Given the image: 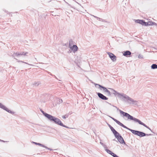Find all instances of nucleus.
<instances>
[{"label": "nucleus", "mask_w": 157, "mask_h": 157, "mask_svg": "<svg viewBox=\"0 0 157 157\" xmlns=\"http://www.w3.org/2000/svg\"><path fill=\"white\" fill-rule=\"evenodd\" d=\"M68 117V115L66 114L65 115H64V116H62V118L63 119H66Z\"/></svg>", "instance_id": "26"}, {"label": "nucleus", "mask_w": 157, "mask_h": 157, "mask_svg": "<svg viewBox=\"0 0 157 157\" xmlns=\"http://www.w3.org/2000/svg\"><path fill=\"white\" fill-rule=\"evenodd\" d=\"M114 154V153L112 152V153L110 155L113 156V155Z\"/></svg>", "instance_id": "38"}, {"label": "nucleus", "mask_w": 157, "mask_h": 157, "mask_svg": "<svg viewBox=\"0 0 157 157\" xmlns=\"http://www.w3.org/2000/svg\"><path fill=\"white\" fill-rule=\"evenodd\" d=\"M40 111L43 115L47 118L50 121H53L55 124L62 127L67 128H69L67 126L63 124L59 118H56L54 116L45 112L41 109H40Z\"/></svg>", "instance_id": "2"}, {"label": "nucleus", "mask_w": 157, "mask_h": 157, "mask_svg": "<svg viewBox=\"0 0 157 157\" xmlns=\"http://www.w3.org/2000/svg\"><path fill=\"white\" fill-rule=\"evenodd\" d=\"M105 150L107 153L109 154L110 155H111L112 152L111 151L107 149V148H106L105 149Z\"/></svg>", "instance_id": "22"}, {"label": "nucleus", "mask_w": 157, "mask_h": 157, "mask_svg": "<svg viewBox=\"0 0 157 157\" xmlns=\"http://www.w3.org/2000/svg\"><path fill=\"white\" fill-rule=\"evenodd\" d=\"M59 102L60 103H62L63 102V101L62 99H61L59 101Z\"/></svg>", "instance_id": "37"}, {"label": "nucleus", "mask_w": 157, "mask_h": 157, "mask_svg": "<svg viewBox=\"0 0 157 157\" xmlns=\"http://www.w3.org/2000/svg\"><path fill=\"white\" fill-rule=\"evenodd\" d=\"M114 107L117 109V110L119 111L121 114H122L124 117L127 118L128 120L133 121L135 122L138 123L139 124L143 125L147 128H148L147 127L148 126L141 121L140 120L133 117L131 115L128 113L124 112L122 110H121L119 109L116 106Z\"/></svg>", "instance_id": "5"}, {"label": "nucleus", "mask_w": 157, "mask_h": 157, "mask_svg": "<svg viewBox=\"0 0 157 157\" xmlns=\"http://www.w3.org/2000/svg\"><path fill=\"white\" fill-rule=\"evenodd\" d=\"M71 51L75 53L78 50V48L76 45H73L72 46L69 47Z\"/></svg>", "instance_id": "12"}, {"label": "nucleus", "mask_w": 157, "mask_h": 157, "mask_svg": "<svg viewBox=\"0 0 157 157\" xmlns=\"http://www.w3.org/2000/svg\"><path fill=\"white\" fill-rule=\"evenodd\" d=\"M97 20H99V21H103V22H106V23H108V21H106L105 20H104L103 19H102V18H100L99 17H98L97 18Z\"/></svg>", "instance_id": "20"}, {"label": "nucleus", "mask_w": 157, "mask_h": 157, "mask_svg": "<svg viewBox=\"0 0 157 157\" xmlns=\"http://www.w3.org/2000/svg\"><path fill=\"white\" fill-rule=\"evenodd\" d=\"M40 84V82H35L33 83V85H35L36 86H38L39 84Z\"/></svg>", "instance_id": "21"}, {"label": "nucleus", "mask_w": 157, "mask_h": 157, "mask_svg": "<svg viewBox=\"0 0 157 157\" xmlns=\"http://www.w3.org/2000/svg\"><path fill=\"white\" fill-rule=\"evenodd\" d=\"M114 136L121 144H126L123 138L119 133L116 134V135Z\"/></svg>", "instance_id": "7"}, {"label": "nucleus", "mask_w": 157, "mask_h": 157, "mask_svg": "<svg viewBox=\"0 0 157 157\" xmlns=\"http://www.w3.org/2000/svg\"><path fill=\"white\" fill-rule=\"evenodd\" d=\"M107 102V103H108L109 104V105H111L110 103H109V102Z\"/></svg>", "instance_id": "39"}, {"label": "nucleus", "mask_w": 157, "mask_h": 157, "mask_svg": "<svg viewBox=\"0 0 157 157\" xmlns=\"http://www.w3.org/2000/svg\"><path fill=\"white\" fill-rule=\"evenodd\" d=\"M114 107L117 109V110L119 111L121 114H122L124 117L127 118L128 120L133 121L135 122L138 123L139 124L143 125L147 128H148L147 127L148 126L141 121L140 120L133 117L131 115L128 113L124 112L122 110H121L119 109L116 106Z\"/></svg>", "instance_id": "4"}, {"label": "nucleus", "mask_w": 157, "mask_h": 157, "mask_svg": "<svg viewBox=\"0 0 157 157\" xmlns=\"http://www.w3.org/2000/svg\"><path fill=\"white\" fill-rule=\"evenodd\" d=\"M135 22L144 26L145 25V24H146V22L144 20H136Z\"/></svg>", "instance_id": "13"}, {"label": "nucleus", "mask_w": 157, "mask_h": 157, "mask_svg": "<svg viewBox=\"0 0 157 157\" xmlns=\"http://www.w3.org/2000/svg\"><path fill=\"white\" fill-rule=\"evenodd\" d=\"M0 108L12 114H14V112L12 111L9 110L8 108L6 107L5 106L3 105L1 103H0Z\"/></svg>", "instance_id": "9"}, {"label": "nucleus", "mask_w": 157, "mask_h": 157, "mask_svg": "<svg viewBox=\"0 0 157 157\" xmlns=\"http://www.w3.org/2000/svg\"><path fill=\"white\" fill-rule=\"evenodd\" d=\"M147 127H148V128H148L152 132H153L151 130V128L148 126Z\"/></svg>", "instance_id": "32"}, {"label": "nucleus", "mask_w": 157, "mask_h": 157, "mask_svg": "<svg viewBox=\"0 0 157 157\" xmlns=\"http://www.w3.org/2000/svg\"><path fill=\"white\" fill-rule=\"evenodd\" d=\"M114 107L117 109V110L119 111L121 114H122L124 117L127 118L128 120L133 121L135 122L138 123L139 124L143 125L147 128H148L147 127L148 126L141 121L140 120L133 117L131 115L128 113L124 112L122 110H121L119 109L116 106Z\"/></svg>", "instance_id": "3"}, {"label": "nucleus", "mask_w": 157, "mask_h": 157, "mask_svg": "<svg viewBox=\"0 0 157 157\" xmlns=\"http://www.w3.org/2000/svg\"><path fill=\"white\" fill-rule=\"evenodd\" d=\"M97 94L98 97L102 100H107L108 99L107 97L100 93L97 92Z\"/></svg>", "instance_id": "11"}, {"label": "nucleus", "mask_w": 157, "mask_h": 157, "mask_svg": "<svg viewBox=\"0 0 157 157\" xmlns=\"http://www.w3.org/2000/svg\"><path fill=\"white\" fill-rule=\"evenodd\" d=\"M17 62H21V63H24L26 64H27L28 65H31V66H33V65L32 64H30L28 63H26L25 62L23 61H22L18 60Z\"/></svg>", "instance_id": "23"}, {"label": "nucleus", "mask_w": 157, "mask_h": 157, "mask_svg": "<svg viewBox=\"0 0 157 157\" xmlns=\"http://www.w3.org/2000/svg\"><path fill=\"white\" fill-rule=\"evenodd\" d=\"M143 57V56L142 55L139 54L138 56V58L140 59H142Z\"/></svg>", "instance_id": "28"}, {"label": "nucleus", "mask_w": 157, "mask_h": 157, "mask_svg": "<svg viewBox=\"0 0 157 157\" xmlns=\"http://www.w3.org/2000/svg\"><path fill=\"white\" fill-rule=\"evenodd\" d=\"M108 116L111 118L114 121H115L117 124H118L119 125L122 127H123L126 128L129 131H130L133 134L139 136L140 137H142L145 136H152V134H146L145 133L139 131L137 130H134L130 128H129L126 127V126L124 125V124H122L121 122L120 121H118L116 119H115L113 117H112L109 116Z\"/></svg>", "instance_id": "1"}, {"label": "nucleus", "mask_w": 157, "mask_h": 157, "mask_svg": "<svg viewBox=\"0 0 157 157\" xmlns=\"http://www.w3.org/2000/svg\"><path fill=\"white\" fill-rule=\"evenodd\" d=\"M109 89L113 91V94H114L115 96H117L119 97L120 99H122L123 101L125 102L129 101L132 102L133 104H134L135 102H136V101L134 100L126 94H121L112 88Z\"/></svg>", "instance_id": "6"}, {"label": "nucleus", "mask_w": 157, "mask_h": 157, "mask_svg": "<svg viewBox=\"0 0 157 157\" xmlns=\"http://www.w3.org/2000/svg\"><path fill=\"white\" fill-rule=\"evenodd\" d=\"M55 77L56 78V76H55Z\"/></svg>", "instance_id": "41"}, {"label": "nucleus", "mask_w": 157, "mask_h": 157, "mask_svg": "<svg viewBox=\"0 0 157 157\" xmlns=\"http://www.w3.org/2000/svg\"><path fill=\"white\" fill-rule=\"evenodd\" d=\"M69 42V47H70V46H71V45H72V44H73V41L71 39V40H70Z\"/></svg>", "instance_id": "24"}, {"label": "nucleus", "mask_w": 157, "mask_h": 157, "mask_svg": "<svg viewBox=\"0 0 157 157\" xmlns=\"http://www.w3.org/2000/svg\"><path fill=\"white\" fill-rule=\"evenodd\" d=\"M28 52H17L16 53V56H17V57H18L20 56H26L27 54H28Z\"/></svg>", "instance_id": "14"}, {"label": "nucleus", "mask_w": 157, "mask_h": 157, "mask_svg": "<svg viewBox=\"0 0 157 157\" xmlns=\"http://www.w3.org/2000/svg\"><path fill=\"white\" fill-rule=\"evenodd\" d=\"M108 126L110 128L112 127L110 124H108Z\"/></svg>", "instance_id": "31"}, {"label": "nucleus", "mask_w": 157, "mask_h": 157, "mask_svg": "<svg viewBox=\"0 0 157 157\" xmlns=\"http://www.w3.org/2000/svg\"><path fill=\"white\" fill-rule=\"evenodd\" d=\"M153 22L150 21L148 22H146V24H145V26H147L153 25Z\"/></svg>", "instance_id": "17"}, {"label": "nucleus", "mask_w": 157, "mask_h": 157, "mask_svg": "<svg viewBox=\"0 0 157 157\" xmlns=\"http://www.w3.org/2000/svg\"><path fill=\"white\" fill-rule=\"evenodd\" d=\"M153 25H157V24L156 23H155L154 22H153Z\"/></svg>", "instance_id": "34"}, {"label": "nucleus", "mask_w": 157, "mask_h": 157, "mask_svg": "<svg viewBox=\"0 0 157 157\" xmlns=\"http://www.w3.org/2000/svg\"><path fill=\"white\" fill-rule=\"evenodd\" d=\"M113 140H115V139H114Z\"/></svg>", "instance_id": "42"}, {"label": "nucleus", "mask_w": 157, "mask_h": 157, "mask_svg": "<svg viewBox=\"0 0 157 157\" xmlns=\"http://www.w3.org/2000/svg\"><path fill=\"white\" fill-rule=\"evenodd\" d=\"M93 17H94L95 18H96L97 19V18H98V17H96V16H95L94 15H92Z\"/></svg>", "instance_id": "33"}, {"label": "nucleus", "mask_w": 157, "mask_h": 157, "mask_svg": "<svg viewBox=\"0 0 157 157\" xmlns=\"http://www.w3.org/2000/svg\"><path fill=\"white\" fill-rule=\"evenodd\" d=\"M44 147L45 148L47 149H48V150H49L50 151H52V150H53L52 149H51V148H49V147H47V146H45V145H44Z\"/></svg>", "instance_id": "27"}, {"label": "nucleus", "mask_w": 157, "mask_h": 157, "mask_svg": "<svg viewBox=\"0 0 157 157\" xmlns=\"http://www.w3.org/2000/svg\"><path fill=\"white\" fill-rule=\"evenodd\" d=\"M151 67L153 69H157V65L156 64H153L151 65Z\"/></svg>", "instance_id": "19"}, {"label": "nucleus", "mask_w": 157, "mask_h": 157, "mask_svg": "<svg viewBox=\"0 0 157 157\" xmlns=\"http://www.w3.org/2000/svg\"><path fill=\"white\" fill-rule=\"evenodd\" d=\"M113 157H119L117 155L115 154H114L113 155Z\"/></svg>", "instance_id": "29"}, {"label": "nucleus", "mask_w": 157, "mask_h": 157, "mask_svg": "<svg viewBox=\"0 0 157 157\" xmlns=\"http://www.w3.org/2000/svg\"><path fill=\"white\" fill-rule=\"evenodd\" d=\"M97 85L99 86V88L101 90V89H103V90H104V92H106L108 94L107 95L108 96H111V93L110 91L109 90L107 89V88L103 86L100 85H99V84H95L96 86Z\"/></svg>", "instance_id": "8"}, {"label": "nucleus", "mask_w": 157, "mask_h": 157, "mask_svg": "<svg viewBox=\"0 0 157 157\" xmlns=\"http://www.w3.org/2000/svg\"><path fill=\"white\" fill-rule=\"evenodd\" d=\"M50 1H48V2H50Z\"/></svg>", "instance_id": "40"}, {"label": "nucleus", "mask_w": 157, "mask_h": 157, "mask_svg": "<svg viewBox=\"0 0 157 157\" xmlns=\"http://www.w3.org/2000/svg\"><path fill=\"white\" fill-rule=\"evenodd\" d=\"M131 54V52L128 50L124 51L123 53V56L126 57H128V56L130 55Z\"/></svg>", "instance_id": "15"}, {"label": "nucleus", "mask_w": 157, "mask_h": 157, "mask_svg": "<svg viewBox=\"0 0 157 157\" xmlns=\"http://www.w3.org/2000/svg\"><path fill=\"white\" fill-rule=\"evenodd\" d=\"M0 141H1V142H7V141H4L2 140H0Z\"/></svg>", "instance_id": "30"}, {"label": "nucleus", "mask_w": 157, "mask_h": 157, "mask_svg": "<svg viewBox=\"0 0 157 157\" xmlns=\"http://www.w3.org/2000/svg\"><path fill=\"white\" fill-rule=\"evenodd\" d=\"M11 56L12 57L14 58V59H15L16 60H17V59L15 58V56H16V53H14Z\"/></svg>", "instance_id": "25"}, {"label": "nucleus", "mask_w": 157, "mask_h": 157, "mask_svg": "<svg viewBox=\"0 0 157 157\" xmlns=\"http://www.w3.org/2000/svg\"><path fill=\"white\" fill-rule=\"evenodd\" d=\"M110 129L114 136L119 133L114 129V128L113 127H112L111 128H110Z\"/></svg>", "instance_id": "16"}, {"label": "nucleus", "mask_w": 157, "mask_h": 157, "mask_svg": "<svg viewBox=\"0 0 157 157\" xmlns=\"http://www.w3.org/2000/svg\"><path fill=\"white\" fill-rule=\"evenodd\" d=\"M100 144H101L102 145H104V144H103L101 142H100Z\"/></svg>", "instance_id": "36"}, {"label": "nucleus", "mask_w": 157, "mask_h": 157, "mask_svg": "<svg viewBox=\"0 0 157 157\" xmlns=\"http://www.w3.org/2000/svg\"><path fill=\"white\" fill-rule=\"evenodd\" d=\"M32 143L36 145H39V146L42 147H44V145L40 143H36L34 142H33Z\"/></svg>", "instance_id": "18"}, {"label": "nucleus", "mask_w": 157, "mask_h": 157, "mask_svg": "<svg viewBox=\"0 0 157 157\" xmlns=\"http://www.w3.org/2000/svg\"><path fill=\"white\" fill-rule=\"evenodd\" d=\"M4 11H5V12L7 13H8H8H9V12H8V11H6V10H5Z\"/></svg>", "instance_id": "35"}, {"label": "nucleus", "mask_w": 157, "mask_h": 157, "mask_svg": "<svg viewBox=\"0 0 157 157\" xmlns=\"http://www.w3.org/2000/svg\"><path fill=\"white\" fill-rule=\"evenodd\" d=\"M107 53L113 61L115 62L116 60V56L113 54L108 52Z\"/></svg>", "instance_id": "10"}]
</instances>
